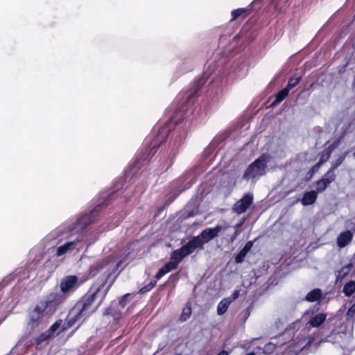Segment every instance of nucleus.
<instances>
[{"label":"nucleus","mask_w":355,"mask_h":355,"mask_svg":"<svg viewBox=\"0 0 355 355\" xmlns=\"http://www.w3.org/2000/svg\"><path fill=\"white\" fill-rule=\"evenodd\" d=\"M107 281L103 280L93 285L89 292L70 310L67 317L69 327L80 324L93 313L105 298L111 283L106 286Z\"/></svg>","instance_id":"1"},{"label":"nucleus","mask_w":355,"mask_h":355,"mask_svg":"<svg viewBox=\"0 0 355 355\" xmlns=\"http://www.w3.org/2000/svg\"><path fill=\"white\" fill-rule=\"evenodd\" d=\"M94 213L80 215L75 222L65 223L52 231L46 238L52 241L53 244H58L62 240L69 239L71 235L83 231L87 225L92 223Z\"/></svg>","instance_id":"2"},{"label":"nucleus","mask_w":355,"mask_h":355,"mask_svg":"<svg viewBox=\"0 0 355 355\" xmlns=\"http://www.w3.org/2000/svg\"><path fill=\"white\" fill-rule=\"evenodd\" d=\"M54 311V305L50 301L40 302L29 313L27 327L30 330L40 329L47 322Z\"/></svg>","instance_id":"3"},{"label":"nucleus","mask_w":355,"mask_h":355,"mask_svg":"<svg viewBox=\"0 0 355 355\" xmlns=\"http://www.w3.org/2000/svg\"><path fill=\"white\" fill-rule=\"evenodd\" d=\"M170 132L169 126L164 125L159 128L157 133H152L145 139L146 155H155L158 148L165 143Z\"/></svg>","instance_id":"4"},{"label":"nucleus","mask_w":355,"mask_h":355,"mask_svg":"<svg viewBox=\"0 0 355 355\" xmlns=\"http://www.w3.org/2000/svg\"><path fill=\"white\" fill-rule=\"evenodd\" d=\"M123 261V259H119L116 256L111 255L102 262L94 264L91 267V274L94 276L98 272H102L108 279L116 272Z\"/></svg>","instance_id":"5"},{"label":"nucleus","mask_w":355,"mask_h":355,"mask_svg":"<svg viewBox=\"0 0 355 355\" xmlns=\"http://www.w3.org/2000/svg\"><path fill=\"white\" fill-rule=\"evenodd\" d=\"M272 157H259L245 171L243 178L246 180H255L265 173L267 164Z\"/></svg>","instance_id":"6"},{"label":"nucleus","mask_w":355,"mask_h":355,"mask_svg":"<svg viewBox=\"0 0 355 355\" xmlns=\"http://www.w3.org/2000/svg\"><path fill=\"white\" fill-rule=\"evenodd\" d=\"M86 241H84L83 236H78L76 239L67 241L60 245L55 249V255L57 257H63L67 253H71L74 250H80L83 248Z\"/></svg>","instance_id":"7"},{"label":"nucleus","mask_w":355,"mask_h":355,"mask_svg":"<svg viewBox=\"0 0 355 355\" xmlns=\"http://www.w3.org/2000/svg\"><path fill=\"white\" fill-rule=\"evenodd\" d=\"M230 228V224L225 223L224 224L216 226L214 228H207L204 230L200 233V234L199 236H197L196 237H198L200 239L202 247L204 243L209 242V241L217 236L219 233L222 232H225Z\"/></svg>","instance_id":"8"},{"label":"nucleus","mask_w":355,"mask_h":355,"mask_svg":"<svg viewBox=\"0 0 355 355\" xmlns=\"http://www.w3.org/2000/svg\"><path fill=\"white\" fill-rule=\"evenodd\" d=\"M132 297V295L130 293L125 294L120 301L113 302L111 307L108 310V314L113 316L115 320L120 318L122 313V310L124 309L127 303L130 301V298Z\"/></svg>","instance_id":"9"},{"label":"nucleus","mask_w":355,"mask_h":355,"mask_svg":"<svg viewBox=\"0 0 355 355\" xmlns=\"http://www.w3.org/2000/svg\"><path fill=\"white\" fill-rule=\"evenodd\" d=\"M253 196L250 193H247L241 199L237 201L234 205L233 210L238 214L244 213L247 209L252 204Z\"/></svg>","instance_id":"10"},{"label":"nucleus","mask_w":355,"mask_h":355,"mask_svg":"<svg viewBox=\"0 0 355 355\" xmlns=\"http://www.w3.org/2000/svg\"><path fill=\"white\" fill-rule=\"evenodd\" d=\"M78 277L71 275L64 277L60 284V289L63 293L73 292L78 287Z\"/></svg>","instance_id":"11"},{"label":"nucleus","mask_w":355,"mask_h":355,"mask_svg":"<svg viewBox=\"0 0 355 355\" xmlns=\"http://www.w3.org/2000/svg\"><path fill=\"white\" fill-rule=\"evenodd\" d=\"M343 140V135L328 140L324 144V148L322 151L321 155H331L336 149L340 147Z\"/></svg>","instance_id":"12"},{"label":"nucleus","mask_w":355,"mask_h":355,"mask_svg":"<svg viewBox=\"0 0 355 355\" xmlns=\"http://www.w3.org/2000/svg\"><path fill=\"white\" fill-rule=\"evenodd\" d=\"M225 145L223 140L214 139L205 148L204 155H218L222 154L221 152Z\"/></svg>","instance_id":"13"},{"label":"nucleus","mask_w":355,"mask_h":355,"mask_svg":"<svg viewBox=\"0 0 355 355\" xmlns=\"http://www.w3.org/2000/svg\"><path fill=\"white\" fill-rule=\"evenodd\" d=\"M205 82L206 80L202 77L198 78L193 82V85L190 91V93L187 95V102L188 103H193V99L199 96V91L204 85Z\"/></svg>","instance_id":"14"},{"label":"nucleus","mask_w":355,"mask_h":355,"mask_svg":"<svg viewBox=\"0 0 355 355\" xmlns=\"http://www.w3.org/2000/svg\"><path fill=\"white\" fill-rule=\"evenodd\" d=\"M202 248V242L198 237H193L187 243L183 245L180 250L186 257L191 254L196 249Z\"/></svg>","instance_id":"15"},{"label":"nucleus","mask_w":355,"mask_h":355,"mask_svg":"<svg viewBox=\"0 0 355 355\" xmlns=\"http://www.w3.org/2000/svg\"><path fill=\"white\" fill-rule=\"evenodd\" d=\"M327 315L323 313H319L311 316L306 324V329L309 331L312 327H320L325 321Z\"/></svg>","instance_id":"16"},{"label":"nucleus","mask_w":355,"mask_h":355,"mask_svg":"<svg viewBox=\"0 0 355 355\" xmlns=\"http://www.w3.org/2000/svg\"><path fill=\"white\" fill-rule=\"evenodd\" d=\"M186 256L184 255L183 252L180 249L175 250L172 252L170 261L168 262L169 266L174 269H176L179 263Z\"/></svg>","instance_id":"17"},{"label":"nucleus","mask_w":355,"mask_h":355,"mask_svg":"<svg viewBox=\"0 0 355 355\" xmlns=\"http://www.w3.org/2000/svg\"><path fill=\"white\" fill-rule=\"evenodd\" d=\"M353 234L351 231L347 230L340 234L337 239V244L340 248H344L352 240Z\"/></svg>","instance_id":"18"},{"label":"nucleus","mask_w":355,"mask_h":355,"mask_svg":"<svg viewBox=\"0 0 355 355\" xmlns=\"http://www.w3.org/2000/svg\"><path fill=\"white\" fill-rule=\"evenodd\" d=\"M343 161V159L339 157L336 161V164L332 166L324 175V178H322L327 184H329L335 180L334 170L340 165Z\"/></svg>","instance_id":"19"},{"label":"nucleus","mask_w":355,"mask_h":355,"mask_svg":"<svg viewBox=\"0 0 355 355\" xmlns=\"http://www.w3.org/2000/svg\"><path fill=\"white\" fill-rule=\"evenodd\" d=\"M253 246L252 241H248L243 249L239 252V253L236 257V262L238 263H241L243 261L245 257L247 254L250 252Z\"/></svg>","instance_id":"20"},{"label":"nucleus","mask_w":355,"mask_h":355,"mask_svg":"<svg viewBox=\"0 0 355 355\" xmlns=\"http://www.w3.org/2000/svg\"><path fill=\"white\" fill-rule=\"evenodd\" d=\"M317 192L315 191L306 192L301 200L303 205H310L315 202L317 198Z\"/></svg>","instance_id":"21"},{"label":"nucleus","mask_w":355,"mask_h":355,"mask_svg":"<svg viewBox=\"0 0 355 355\" xmlns=\"http://www.w3.org/2000/svg\"><path fill=\"white\" fill-rule=\"evenodd\" d=\"M232 300L230 297L223 299L218 304L217 314L218 315H223L227 310L230 304L232 303Z\"/></svg>","instance_id":"22"},{"label":"nucleus","mask_w":355,"mask_h":355,"mask_svg":"<svg viewBox=\"0 0 355 355\" xmlns=\"http://www.w3.org/2000/svg\"><path fill=\"white\" fill-rule=\"evenodd\" d=\"M322 298V292L319 288L313 289L310 291L306 296V300L309 302H315Z\"/></svg>","instance_id":"23"},{"label":"nucleus","mask_w":355,"mask_h":355,"mask_svg":"<svg viewBox=\"0 0 355 355\" xmlns=\"http://www.w3.org/2000/svg\"><path fill=\"white\" fill-rule=\"evenodd\" d=\"M289 90L285 87L279 91L275 95V100L272 103V105H276L284 101L288 95Z\"/></svg>","instance_id":"24"},{"label":"nucleus","mask_w":355,"mask_h":355,"mask_svg":"<svg viewBox=\"0 0 355 355\" xmlns=\"http://www.w3.org/2000/svg\"><path fill=\"white\" fill-rule=\"evenodd\" d=\"M60 322H55L49 329L48 334H42L41 337L39 338V340L37 342V344H39L40 342L47 339L49 337H50L51 335H53L60 327Z\"/></svg>","instance_id":"25"},{"label":"nucleus","mask_w":355,"mask_h":355,"mask_svg":"<svg viewBox=\"0 0 355 355\" xmlns=\"http://www.w3.org/2000/svg\"><path fill=\"white\" fill-rule=\"evenodd\" d=\"M355 292V282L351 281L343 287V293L346 296H351Z\"/></svg>","instance_id":"26"},{"label":"nucleus","mask_w":355,"mask_h":355,"mask_svg":"<svg viewBox=\"0 0 355 355\" xmlns=\"http://www.w3.org/2000/svg\"><path fill=\"white\" fill-rule=\"evenodd\" d=\"M174 270L173 268H171V266H169V263H166L162 268H161L158 272L156 275V278L157 279L162 278L164 275L169 272L171 270Z\"/></svg>","instance_id":"27"},{"label":"nucleus","mask_w":355,"mask_h":355,"mask_svg":"<svg viewBox=\"0 0 355 355\" xmlns=\"http://www.w3.org/2000/svg\"><path fill=\"white\" fill-rule=\"evenodd\" d=\"M246 8H237L233 10L231 12L232 19L231 21L236 20L239 17H241L243 14H245L247 12Z\"/></svg>","instance_id":"28"},{"label":"nucleus","mask_w":355,"mask_h":355,"mask_svg":"<svg viewBox=\"0 0 355 355\" xmlns=\"http://www.w3.org/2000/svg\"><path fill=\"white\" fill-rule=\"evenodd\" d=\"M243 225V222H241L238 224H236L234 227V232L231 235H227V239L231 242H234V241L236 239L238 234H239V228L242 226Z\"/></svg>","instance_id":"29"},{"label":"nucleus","mask_w":355,"mask_h":355,"mask_svg":"<svg viewBox=\"0 0 355 355\" xmlns=\"http://www.w3.org/2000/svg\"><path fill=\"white\" fill-rule=\"evenodd\" d=\"M351 265L348 264L347 266H343L337 274V279H343L344 278L350 271Z\"/></svg>","instance_id":"30"},{"label":"nucleus","mask_w":355,"mask_h":355,"mask_svg":"<svg viewBox=\"0 0 355 355\" xmlns=\"http://www.w3.org/2000/svg\"><path fill=\"white\" fill-rule=\"evenodd\" d=\"M300 77L289 78L288 85L286 87L290 91L300 83Z\"/></svg>","instance_id":"31"},{"label":"nucleus","mask_w":355,"mask_h":355,"mask_svg":"<svg viewBox=\"0 0 355 355\" xmlns=\"http://www.w3.org/2000/svg\"><path fill=\"white\" fill-rule=\"evenodd\" d=\"M191 314V307L189 306H185L183 309L182 314L180 315V320L182 321L187 320L190 317Z\"/></svg>","instance_id":"32"},{"label":"nucleus","mask_w":355,"mask_h":355,"mask_svg":"<svg viewBox=\"0 0 355 355\" xmlns=\"http://www.w3.org/2000/svg\"><path fill=\"white\" fill-rule=\"evenodd\" d=\"M329 184H327L323 180H320L316 183V190L318 192L324 191Z\"/></svg>","instance_id":"33"},{"label":"nucleus","mask_w":355,"mask_h":355,"mask_svg":"<svg viewBox=\"0 0 355 355\" xmlns=\"http://www.w3.org/2000/svg\"><path fill=\"white\" fill-rule=\"evenodd\" d=\"M156 284V282H150L148 285H146V286H144L142 287L140 290H139V293L143 294V293H147L148 291H150Z\"/></svg>","instance_id":"34"},{"label":"nucleus","mask_w":355,"mask_h":355,"mask_svg":"<svg viewBox=\"0 0 355 355\" xmlns=\"http://www.w3.org/2000/svg\"><path fill=\"white\" fill-rule=\"evenodd\" d=\"M328 158H329V157H321V159L320 160V162L312 167V168H311L312 173H316L318 171L320 165L323 162H327Z\"/></svg>","instance_id":"35"},{"label":"nucleus","mask_w":355,"mask_h":355,"mask_svg":"<svg viewBox=\"0 0 355 355\" xmlns=\"http://www.w3.org/2000/svg\"><path fill=\"white\" fill-rule=\"evenodd\" d=\"M347 314L348 316H353L355 314V303L351 306Z\"/></svg>","instance_id":"36"},{"label":"nucleus","mask_w":355,"mask_h":355,"mask_svg":"<svg viewBox=\"0 0 355 355\" xmlns=\"http://www.w3.org/2000/svg\"><path fill=\"white\" fill-rule=\"evenodd\" d=\"M239 295H240V291L239 290H236L234 291V293L232 294V297L230 298H231V300H232V301H234L239 296Z\"/></svg>","instance_id":"37"},{"label":"nucleus","mask_w":355,"mask_h":355,"mask_svg":"<svg viewBox=\"0 0 355 355\" xmlns=\"http://www.w3.org/2000/svg\"><path fill=\"white\" fill-rule=\"evenodd\" d=\"M300 322L299 320H296L295 322L292 324V327L291 328L295 329L296 327H300Z\"/></svg>","instance_id":"38"},{"label":"nucleus","mask_w":355,"mask_h":355,"mask_svg":"<svg viewBox=\"0 0 355 355\" xmlns=\"http://www.w3.org/2000/svg\"><path fill=\"white\" fill-rule=\"evenodd\" d=\"M218 355H227V353L225 351H222Z\"/></svg>","instance_id":"39"},{"label":"nucleus","mask_w":355,"mask_h":355,"mask_svg":"<svg viewBox=\"0 0 355 355\" xmlns=\"http://www.w3.org/2000/svg\"><path fill=\"white\" fill-rule=\"evenodd\" d=\"M309 313H310V311H306V312L304 313V316H305L306 315H309Z\"/></svg>","instance_id":"40"},{"label":"nucleus","mask_w":355,"mask_h":355,"mask_svg":"<svg viewBox=\"0 0 355 355\" xmlns=\"http://www.w3.org/2000/svg\"><path fill=\"white\" fill-rule=\"evenodd\" d=\"M246 355H255V354L254 352H251V353H249V354H248Z\"/></svg>","instance_id":"41"},{"label":"nucleus","mask_w":355,"mask_h":355,"mask_svg":"<svg viewBox=\"0 0 355 355\" xmlns=\"http://www.w3.org/2000/svg\"><path fill=\"white\" fill-rule=\"evenodd\" d=\"M353 259L355 261V253H354V255Z\"/></svg>","instance_id":"42"},{"label":"nucleus","mask_w":355,"mask_h":355,"mask_svg":"<svg viewBox=\"0 0 355 355\" xmlns=\"http://www.w3.org/2000/svg\"><path fill=\"white\" fill-rule=\"evenodd\" d=\"M1 323V321L0 320V324Z\"/></svg>","instance_id":"43"}]
</instances>
